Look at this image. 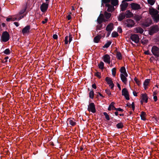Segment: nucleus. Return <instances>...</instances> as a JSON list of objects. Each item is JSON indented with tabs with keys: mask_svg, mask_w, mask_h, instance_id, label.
<instances>
[{
	"mask_svg": "<svg viewBox=\"0 0 159 159\" xmlns=\"http://www.w3.org/2000/svg\"><path fill=\"white\" fill-rule=\"evenodd\" d=\"M123 23L125 26L129 28H131L133 27L135 24L134 21L130 19H128L126 20H124Z\"/></svg>",
	"mask_w": 159,
	"mask_h": 159,
	"instance_id": "nucleus-1",
	"label": "nucleus"
},
{
	"mask_svg": "<svg viewBox=\"0 0 159 159\" xmlns=\"http://www.w3.org/2000/svg\"><path fill=\"white\" fill-rule=\"evenodd\" d=\"M10 39V35L9 33L6 31L4 32L1 37V41L2 42H7Z\"/></svg>",
	"mask_w": 159,
	"mask_h": 159,
	"instance_id": "nucleus-2",
	"label": "nucleus"
},
{
	"mask_svg": "<svg viewBox=\"0 0 159 159\" xmlns=\"http://www.w3.org/2000/svg\"><path fill=\"white\" fill-rule=\"evenodd\" d=\"M159 31V28L157 25H153L150 27L149 30V34L152 35L154 33H157Z\"/></svg>",
	"mask_w": 159,
	"mask_h": 159,
	"instance_id": "nucleus-3",
	"label": "nucleus"
},
{
	"mask_svg": "<svg viewBox=\"0 0 159 159\" xmlns=\"http://www.w3.org/2000/svg\"><path fill=\"white\" fill-rule=\"evenodd\" d=\"M88 111H91L93 113H95L96 112V109L95 107V105L94 103L91 102L89 103L88 106Z\"/></svg>",
	"mask_w": 159,
	"mask_h": 159,
	"instance_id": "nucleus-4",
	"label": "nucleus"
},
{
	"mask_svg": "<svg viewBox=\"0 0 159 159\" xmlns=\"http://www.w3.org/2000/svg\"><path fill=\"white\" fill-rule=\"evenodd\" d=\"M130 38L134 42L136 43H138L140 39L139 36L138 34H131Z\"/></svg>",
	"mask_w": 159,
	"mask_h": 159,
	"instance_id": "nucleus-5",
	"label": "nucleus"
},
{
	"mask_svg": "<svg viewBox=\"0 0 159 159\" xmlns=\"http://www.w3.org/2000/svg\"><path fill=\"white\" fill-rule=\"evenodd\" d=\"M151 51L153 54L157 57H159V48L156 46L152 47Z\"/></svg>",
	"mask_w": 159,
	"mask_h": 159,
	"instance_id": "nucleus-6",
	"label": "nucleus"
},
{
	"mask_svg": "<svg viewBox=\"0 0 159 159\" xmlns=\"http://www.w3.org/2000/svg\"><path fill=\"white\" fill-rule=\"evenodd\" d=\"M48 4L43 3L40 7L41 11L43 12H45L48 9Z\"/></svg>",
	"mask_w": 159,
	"mask_h": 159,
	"instance_id": "nucleus-7",
	"label": "nucleus"
},
{
	"mask_svg": "<svg viewBox=\"0 0 159 159\" xmlns=\"http://www.w3.org/2000/svg\"><path fill=\"white\" fill-rule=\"evenodd\" d=\"M130 6L131 8L135 10L140 9L141 8L140 5L136 3H132Z\"/></svg>",
	"mask_w": 159,
	"mask_h": 159,
	"instance_id": "nucleus-8",
	"label": "nucleus"
},
{
	"mask_svg": "<svg viewBox=\"0 0 159 159\" xmlns=\"http://www.w3.org/2000/svg\"><path fill=\"white\" fill-rule=\"evenodd\" d=\"M102 59L104 61L109 64L110 62V57L109 55L106 54L103 56Z\"/></svg>",
	"mask_w": 159,
	"mask_h": 159,
	"instance_id": "nucleus-9",
	"label": "nucleus"
},
{
	"mask_svg": "<svg viewBox=\"0 0 159 159\" xmlns=\"http://www.w3.org/2000/svg\"><path fill=\"white\" fill-rule=\"evenodd\" d=\"M149 14L152 16V17L154 16L157 15L158 11L157 10L154 9L153 8H149Z\"/></svg>",
	"mask_w": 159,
	"mask_h": 159,
	"instance_id": "nucleus-10",
	"label": "nucleus"
},
{
	"mask_svg": "<svg viewBox=\"0 0 159 159\" xmlns=\"http://www.w3.org/2000/svg\"><path fill=\"white\" fill-rule=\"evenodd\" d=\"M30 29V26L27 25L25 26L22 30V33L23 34L29 33Z\"/></svg>",
	"mask_w": 159,
	"mask_h": 159,
	"instance_id": "nucleus-11",
	"label": "nucleus"
},
{
	"mask_svg": "<svg viewBox=\"0 0 159 159\" xmlns=\"http://www.w3.org/2000/svg\"><path fill=\"white\" fill-rule=\"evenodd\" d=\"M142 100L141 101V104H143V101L146 103L148 102V97L146 93L142 94L141 96Z\"/></svg>",
	"mask_w": 159,
	"mask_h": 159,
	"instance_id": "nucleus-12",
	"label": "nucleus"
},
{
	"mask_svg": "<svg viewBox=\"0 0 159 159\" xmlns=\"http://www.w3.org/2000/svg\"><path fill=\"white\" fill-rule=\"evenodd\" d=\"M105 6L108 7L107 10L108 12H112L114 10V6L110 4H106Z\"/></svg>",
	"mask_w": 159,
	"mask_h": 159,
	"instance_id": "nucleus-13",
	"label": "nucleus"
},
{
	"mask_svg": "<svg viewBox=\"0 0 159 159\" xmlns=\"http://www.w3.org/2000/svg\"><path fill=\"white\" fill-rule=\"evenodd\" d=\"M128 4L127 2L122 3L120 5L121 10L122 11H125L128 7Z\"/></svg>",
	"mask_w": 159,
	"mask_h": 159,
	"instance_id": "nucleus-14",
	"label": "nucleus"
},
{
	"mask_svg": "<svg viewBox=\"0 0 159 159\" xmlns=\"http://www.w3.org/2000/svg\"><path fill=\"white\" fill-rule=\"evenodd\" d=\"M113 29L114 26L113 24L112 23H110L107 25L106 30L107 31H111Z\"/></svg>",
	"mask_w": 159,
	"mask_h": 159,
	"instance_id": "nucleus-15",
	"label": "nucleus"
},
{
	"mask_svg": "<svg viewBox=\"0 0 159 159\" xmlns=\"http://www.w3.org/2000/svg\"><path fill=\"white\" fill-rule=\"evenodd\" d=\"M67 121H68L70 124L72 126H74L76 125V123L74 118H69L67 119Z\"/></svg>",
	"mask_w": 159,
	"mask_h": 159,
	"instance_id": "nucleus-16",
	"label": "nucleus"
},
{
	"mask_svg": "<svg viewBox=\"0 0 159 159\" xmlns=\"http://www.w3.org/2000/svg\"><path fill=\"white\" fill-rule=\"evenodd\" d=\"M120 79L125 84H126L127 83V79L125 77L123 74L120 75Z\"/></svg>",
	"mask_w": 159,
	"mask_h": 159,
	"instance_id": "nucleus-17",
	"label": "nucleus"
},
{
	"mask_svg": "<svg viewBox=\"0 0 159 159\" xmlns=\"http://www.w3.org/2000/svg\"><path fill=\"white\" fill-rule=\"evenodd\" d=\"M150 79H146L143 82V86L145 90H146L148 89V86L150 83Z\"/></svg>",
	"mask_w": 159,
	"mask_h": 159,
	"instance_id": "nucleus-18",
	"label": "nucleus"
},
{
	"mask_svg": "<svg viewBox=\"0 0 159 159\" xmlns=\"http://www.w3.org/2000/svg\"><path fill=\"white\" fill-rule=\"evenodd\" d=\"M125 15L124 12L120 13L118 17V20L119 21H121L123 20L125 17Z\"/></svg>",
	"mask_w": 159,
	"mask_h": 159,
	"instance_id": "nucleus-19",
	"label": "nucleus"
},
{
	"mask_svg": "<svg viewBox=\"0 0 159 159\" xmlns=\"http://www.w3.org/2000/svg\"><path fill=\"white\" fill-rule=\"evenodd\" d=\"M151 21L150 20L149 21H146L142 23V25L143 27H149L151 24Z\"/></svg>",
	"mask_w": 159,
	"mask_h": 159,
	"instance_id": "nucleus-20",
	"label": "nucleus"
},
{
	"mask_svg": "<svg viewBox=\"0 0 159 159\" xmlns=\"http://www.w3.org/2000/svg\"><path fill=\"white\" fill-rule=\"evenodd\" d=\"M134 30L135 33H139L140 34H142L144 31L140 27L136 28Z\"/></svg>",
	"mask_w": 159,
	"mask_h": 159,
	"instance_id": "nucleus-21",
	"label": "nucleus"
},
{
	"mask_svg": "<svg viewBox=\"0 0 159 159\" xmlns=\"http://www.w3.org/2000/svg\"><path fill=\"white\" fill-rule=\"evenodd\" d=\"M125 16L126 18H130L132 17L133 16V14L129 10L126 11L125 13Z\"/></svg>",
	"mask_w": 159,
	"mask_h": 159,
	"instance_id": "nucleus-22",
	"label": "nucleus"
},
{
	"mask_svg": "<svg viewBox=\"0 0 159 159\" xmlns=\"http://www.w3.org/2000/svg\"><path fill=\"white\" fill-rule=\"evenodd\" d=\"M105 80L106 81L107 84L109 85V86H110V84L113 83V81L111 80V78L107 77L105 78Z\"/></svg>",
	"mask_w": 159,
	"mask_h": 159,
	"instance_id": "nucleus-23",
	"label": "nucleus"
},
{
	"mask_svg": "<svg viewBox=\"0 0 159 159\" xmlns=\"http://www.w3.org/2000/svg\"><path fill=\"white\" fill-rule=\"evenodd\" d=\"M101 38V35H98L94 38L93 39V41L95 43H98L99 42Z\"/></svg>",
	"mask_w": 159,
	"mask_h": 159,
	"instance_id": "nucleus-24",
	"label": "nucleus"
},
{
	"mask_svg": "<svg viewBox=\"0 0 159 159\" xmlns=\"http://www.w3.org/2000/svg\"><path fill=\"white\" fill-rule=\"evenodd\" d=\"M111 3L113 6H116L118 5L119 1L118 0H111Z\"/></svg>",
	"mask_w": 159,
	"mask_h": 159,
	"instance_id": "nucleus-25",
	"label": "nucleus"
},
{
	"mask_svg": "<svg viewBox=\"0 0 159 159\" xmlns=\"http://www.w3.org/2000/svg\"><path fill=\"white\" fill-rule=\"evenodd\" d=\"M152 18L156 22H157L159 21V14H158L154 16Z\"/></svg>",
	"mask_w": 159,
	"mask_h": 159,
	"instance_id": "nucleus-26",
	"label": "nucleus"
},
{
	"mask_svg": "<svg viewBox=\"0 0 159 159\" xmlns=\"http://www.w3.org/2000/svg\"><path fill=\"white\" fill-rule=\"evenodd\" d=\"M104 20V18H100V17H98L97 20V21L98 24H101L103 22Z\"/></svg>",
	"mask_w": 159,
	"mask_h": 159,
	"instance_id": "nucleus-27",
	"label": "nucleus"
},
{
	"mask_svg": "<svg viewBox=\"0 0 159 159\" xmlns=\"http://www.w3.org/2000/svg\"><path fill=\"white\" fill-rule=\"evenodd\" d=\"M104 16L106 19H108L110 18L111 16V14L110 13H108L105 11L104 13Z\"/></svg>",
	"mask_w": 159,
	"mask_h": 159,
	"instance_id": "nucleus-28",
	"label": "nucleus"
},
{
	"mask_svg": "<svg viewBox=\"0 0 159 159\" xmlns=\"http://www.w3.org/2000/svg\"><path fill=\"white\" fill-rule=\"evenodd\" d=\"M116 57L119 60H121L122 59V55L119 52H117Z\"/></svg>",
	"mask_w": 159,
	"mask_h": 159,
	"instance_id": "nucleus-29",
	"label": "nucleus"
},
{
	"mask_svg": "<svg viewBox=\"0 0 159 159\" xmlns=\"http://www.w3.org/2000/svg\"><path fill=\"white\" fill-rule=\"evenodd\" d=\"M146 113L144 111H142L140 115V116L142 120H146L145 118L144 117V116L146 115Z\"/></svg>",
	"mask_w": 159,
	"mask_h": 159,
	"instance_id": "nucleus-30",
	"label": "nucleus"
},
{
	"mask_svg": "<svg viewBox=\"0 0 159 159\" xmlns=\"http://www.w3.org/2000/svg\"><path fill=\"white\" fill-rule=\"evenodd\" d=\"M116 127L118 129H122L124 127L123 124L121 122H120L116 125Z\"/></svg>",
	"mask_w": 159,
	"mask_h": 159,
	"instance_id": "nucleus-31",
	"label": "nucleus"
},
{
	"mask_svg": "<svg viewBox=\"0 0 159 159\" xmlns=\"http://www.w3.org/2000/svg\"><path fill=\"white\" fill-rule=\"evenodd\" d=\"M129 93V92L126 88H124L122 90V95H124Z\"/></svg>",
	"mask_w": 159,
	"mask_h": 159,
	"instance_id": "nucleus-32",
	"label": "nucleus"
},
{
	"mask_svg": "<svg viewBox=\"0 0 159 159\" xmlns=\"http://www.w3.org/2000/svg\"><path fill=\"white\" fill-rule=\"evenodd\" d=\"M89 97L92 99H93V98L94 93V92L93 91V90H92L90 91L89 92Z\"/></svg>",
	"mask_w": 159,
	"mask_h": 159,
	"instance_id": "nucleus-33",
	"label": "nucleus"
},
{
	"mask_svg": "<svg viewBox=\"0 0 159 159\" xmlns=\"http://www.w3.org/2000/svg\"><path fill=\"white\" fill-rule=\"evenodd\" d=\"M111 43V42L110 41H108L106 43L104 46L102 47V48H108Z\"/></svg>",
	"mask_w": 159,
	"mask_h": 159,
	"instance_id": "nucleus-34",
	"label": "nucleus"
},
{
	"mask_svg": "<svg viewBox=\"0 0 159 159\" xmlns=\"http://www.w3.org/2000/svg\"><path fill=\"white\" fill-rule=\"evenodd\" d=\"M98 67L99 69H103L104 67V64L102 61H101L99 64H98Z\"/></svg>",
	"mask_w": 159,
	"mask_h": 159,
	"instance_id": "nucleus-35",
	"label": "nucleus"
},
{
	"mask_svg": "<svg viewBox=\"0 0 159 159\" xmlns=\"http://www.w3.org/2000/svg\"><path fill=\"white\" fill-rule=\"evenodd\" d=\"M27 5H26L25 6V7L24 9H22L20 11V12H19V14L20 15H21V14H23L26 11V10L27 9Z\"/></svg>",
	"mask_w": 159,
	"mask_h": 159,
	"instance_id": "nucleus-36",
	"label": "nucleus"
},
{
	"mask_svg": "<svg viewBox=\"0 0 159 159\" xmlns=\"http://www.w3.org/2000/svg\"><path fill=\"white\" fill-rule=\"evenodd\" d=\"M120 71L121 73V74H123L126 72V70L125 67L122 66L121 67L120 69Z\"/></svg>",
	"mask_w": 159,
	"mask_h": 159,
	"instance_id": "nucleus-37",
	"label": "nucleus"
},
{
	"mask_svg": "<svg viewBox=\"0 0 159 159\" xmlns=\"http://www.w3.org/2000/svg\"><path fill=\"white\" fill-rule=\"evenodd\" d=\"M119 35L118 33L116 31H113L111 34V36L113 38H116Z\"/></svg>",
	"mask_w": 159,
	"mask_h": 159,
	"instance_id": "nucleus-38",
	"label": "nucleus"
},
{
	"mask_svg": "<svg viewBox=\"0 0 159 159\" xmlns=\"http://www.w3.org/2000/svg\"><path fill=\"white\" fill-rule=\"evenodd\" d=\"M134 18L137 21H139L141 19V17L139 15H136L134 16Z\"/></svg>",
	"mask_w": 159,
	"mask_h": 159,
	"instance_id": "nucleus-39",
	"label": "nucleus"
},
{
	"mask_svg": "<svg viewBox=\"0 0 159 159\" xmlns=\"http://www.w3.org/2000/svg\"><path fill=\"white\" fill-rule=\"evenodd\" d=\"M3 52L6 55H9L10 54V51L9 48H7Z\"/></svg>",
	"mask_w": 159,
	"mask_h": 159,
	"instance_id": "nucleus-40",
	"label": "nucleus"
},
{
	"mask_svg": "<svg viewBox=\"0 0 159 159\" xmlns=\"http://www.w3.org/2000/svg\"><path fill=\"white\" fill-rule=\"evenodd\" d=\"M104 115L105 116V118L108 120L110 119L109 116L106 112H104L103 113Z\"/></svg>",
	"mask_w": 159,
	"mask_h": 159,
	"instance_id": "nucleus-41",
	"label": "nucleus"
},
{
	"mask_svg": "<svg viewBox=\"0 0 159 159\" xmlns=\"http://www.w3.org/2000/svg\"><path fill=\"white\" fill-rule=\"evenodd\" d=\"M103 25L102 24H99V25H98L96 26V30H101L102 27Z\"/></svg>",
	"mask_w": 159,
	"mask_h": 159,
	"instance_id": "nucleus-42",
	"label": "nucleus"
},
{
	"mask_svg": "<svg viewBox=\"0 0 159 159\" xmlns=\"http://www.w3.org/2000/svg\"><path fill=\"white\" fill-rule=\"evenodd\" d=\"M116 69L115 68H112L111 70L112 75L114 77L115 76L116 74Z\"/></svg>",
	"mask_w": 159,
	"mask_h": 159,
	"instance_id": "nucleus-43",
	"label": "nucleus"
},
{
	"mask_svg": "<svg viewBox=\"0 0 159 159\" xmlns=\"http://www.w3.org/2000/svg\"><path fill=\"white\" fill-rule=\"evenodd\" d=\"M148 3L151 5H153L155 3V1L154 0H147Z\"/></svg>",
	"mask_w": 159,
	"mask_h": 159,
	"instance_id": "nucleus-44",
	"label": "nucleus"
},
{
	"mask_svg": "<svg viewBox=\"0 0 159 159\" xmlns=\"http://www.w3.org/2000/svg\"><path fill=\"white\" fill-rule=\"evenodd\" d=\"M115 104V103L114 102H111L110 105L111 107V109L112 110H115V109L116 108L114 106V104Z\"/></svg>",
	"mask_w": 159,
	"mask_h": 159,
	"instance_id": "nucleus-45",
	"label": "nucleus"
},
{
	"mask_svg": "<svg viewBox=\"0 0 159 159\" xmlns=\"http://www.w3.org/2000/svg\"><path fill=\"white\" fill-rule=\"evenodd\" d=\"M111 2V0H101V2L104 3L105 5L107 4H109V3Z\"/></svg>",
	"mask_w": 159,
	"mask_h": 159,
	"instance_id": "nucleus-46",
	"label": "nucleus"
},
{
	"mask_svg": "<svg viewBox=\"0 0 159 159\" xmlns=\"http://www.w3.org/2000/svg\"><path fill=\"white\" fill-rule=\"evenodd\" d=\"M134 80L135 82L139 86L140 84V81H139L136 77H135L134 79Z\"/></svg>",
	"mask_w": 159,
	"mask_h": 159,
	"instance_id": "nucleus-47",
	"label": "nucleus"
},
{
	"mask_svg": "<svg viewBox=\"0 0 159 159\" xmlns=\"http://www.w3.org/2000/svg\"><path fill=\"white\" fill-rule=\"evenodd\" d=\"M101 73L99 72H97L95 74V75L98 77V78H101Z\"/></svg>",
	"mask_w": 159,
	"mask_h": 159,
	"instance_id": "nucleus-48",
	"label": "nucleus"
},
{
	"mask_svg": "<svg viewBox=\"0 0 159 159\" xmlns=\"http://www.w3.org/2000/svg\"><path fill=\"white\" fill-rule=\"evenodd\" d=\"M105 92L109 96L111 94V91L108 89H106L105 90Z\"/></svg>",
	"mask_w": 159,
	"mask_h": 159,
	"instance_id": "nucleus-49",
	"label": "nucleus"
},
{
	"mask_svg": "<svg viewBox=\"0 0 159 159\" xmlns=\"http://www.w3.org/2000/svg\"><path fill=\"white\" fill-rule=\"evenodd\" d=\"M124 96L125 97L126 100H129V93L127 94H125V95H124Z\"/></svg>",
	"mask_w": 159,
	"mask_h": 159,
	"instance_id": "nucleus-50",
	"label": "nucleus"
},
{
	"mask_svg": "<svg viewBox=\"0 0 159 159\" xmlns=\"http://www.w3.org/2000/svg\"><path fill=\"white\" fill-rule=\"evenodd\" d=\"M68 36H66L65 37V40H64L65 43L66 44H67L68 43Z\"/></svg>",
	"mask_w": 159,
	"mask_h": 159,
	"instance_id": "nucleus-51",
	"label": "nucleus"
},
{
	"mask_svg": "<svg viewBox=\"0 0 159 159\" xmlns=\"http://www.w3.org/2000/svg\"><path fill=\"white\" fill-rule=\"evenodd\" d=\"M69 39L68 42L69 43H70L72 39V35L70 34V33L69 34Z\"/></svg>",
	"mask_w": 159,
	"mask_h": 159,
	"instance_id": "nucleus-52",
	"label": "nucleus"
},
{
	"mask_svg": "<svg viewBox=\"0 0 159 159\" xmlns=\"http://www.w3.org/2000/svg\"><path fill=\"white\" fill-rule=\"evenodd\" d=\"M117 30V31L119 33H121L122 32V29L121 27H119L118 28Z\"/></svg>",
	"mask_w": 159,
	"mask_h": 159,
	"instance_id": "nucleus-53",
	"label": "nucleus"
},
{
	"mask_svg": "<svg viewBox=\"0 0 159 159\" xmlns=\"http://www.w3.org/2000/svg\"><path fill=\"white\" fill-rule=\"evenodd\" d=\"M115 110L117 111H124L122 109H121L120 108H116Z\"/></svg>",
	"mask_w": 159,
	"mask_h": 159,
	"instance_id": "nucleus-54",
	"label": "nucleus"
},
{
	"mask_svg": "<svg viewBox=\"0 0 159 159\" xmlns=\"http://www.w3.org/2000/svg\"><path fill=\"white\" fill-rule=\"evenodd\" d=\"M131 106L132 109L134 111L135 109V106L134 104V102H133L131 104Z\"/></svg>",
	"mask_w": 159,
	"mask_h": 159,
	"instance_id": "nucleus-55",
	"label": "nucleus"
},
{
	"mask_svg": "<svg viewBox=\"0 0 159 159\" xmlns=\"http://www.w3.org/2000/svg\"><path fill=\"white\" fill-rule=\"evenodd\" d=\"M26 14H24L23 15H22V16H20L18 19H17V20H20V19H21L22 18H23L25 16H26Z\"/></svg>",
	"mask_w": 159,
	"mask_h": 159,
	"instance_id": "nucleus-56",
	"label": "nucleus"
},
{
	"mask_svg": "<svg viewBox=\"0 0 159 159\" xmlns=\"http://www.w3.org/2000/svg\"><path fill=\"white\" fill-rule=\"evenodd\" d=\"M48 20V19L47 18H46L44 19V20L42 21V22L43 24H44L47 22Z\"/></svg>",
	"mask_w": 159,
	"mask_h": 159,
	"instance_id": "nucleus-57",
	"label": "nucleus"
},
{
	"mask_svg": "<svg viewBox=\"0 0 159 159\" xmlns=\"http://www.w3.org/2000/svg\"><path fill=\"white\" fill-rule=\"evenodd\" d=\"M52 37L54 39H57L58 36L57 34H54L53 35Z\"/></svg>",
	"mask_w": 159,
	"mask_h": 159,
	"instance_id": "nucleus-58",
	"label": "nucleus"
},
{
	"mask_svg": "<svg viewBox=\"0 0 159 159\" xmlns=\"http://www.w3.org/2000/svg\"><path fill=\"white\" fill-rule=\"evenodd\" d=\"M92 87L93 88L95 89H96L97 88V86L95 84H93L92 85Z\"/></svg>",
	"mask_w": 159,
	"mask_h": 159,
	"instance_id": "nucleus-59",
	"label": "nucleus"
},
{
	"mask_svg": "<svg viewBox=\"0 0 159 159\" xmlns=\"http://www.w3.org/2000/svg\"><path fill=\"white\" fill-rule=\"evenodd\" d=\"M153 99L155 102H156L157 100V98L156 96H153Z\"/></svg>",
	"mask_w": 159,
	"mask_h": 159,
	"instance_id": "nucleus-60",
	"label": "nucleus"
},
{
	"mask_svg": "<svg viewBox=\"0 0 159 159\" xmlns=\"http://www.w3.org/2000/svg\"><path fill=\"white\" fill-rule=\"evenodd\" d=\"M148 41V40H145L144 41H141V43L143 44V45L146 44L147 42Z\"/></svg>",
	"mask_w": 159,
	"mask_h": 159,
	"instance_id": "nucleus-61",
	"label": "nucleus"
},
{
	"mask_svg": "<svg viewBox=\"0 0 159 159\" xmlns=\"http://www.w3.org/2000/svg\"><path fill=\"white\" fill-rule=\"evenodd\" d=\"M12 19V18H7L6 19V20L7 22L10 21Z\"/></svg>",
	"mask_w": 159,
	"mask_h": 159,
	"instance_id": "nucleus-62",
	"label": "nucleus"
},
{
	"mask_svg": "<svg viewBox=\"0 0 159 159\" xmlns=\"http://www.w3.org/2000/svg\"><path fill=\"white\" fill-rule=\"evenodd\" d=\"M14 24L16 27L18 26L19 25V24L18 22H14Z\"/></svg>",
	"mask_w": 159,
	"mask_h": 159,
	"instance_id": "nucleus-63",
	"label": "nucleus"
},
{
	"mask_svg": "<svg viewBox=\"0 0 159 159\" xmlns=\"http://www.w3.org/2000/svg\"><path fill=\"white\" fill-rule=\"evenodd\" d=\"M67 18L68 20H70L71 19V16L70 15H68L67 16Z\"/></svg>",
	"mask_w": 159,
	"mask_h": 159,
	"instance_id": "nucleus-64",
	"label": "nucleus"
}]
</instances>
